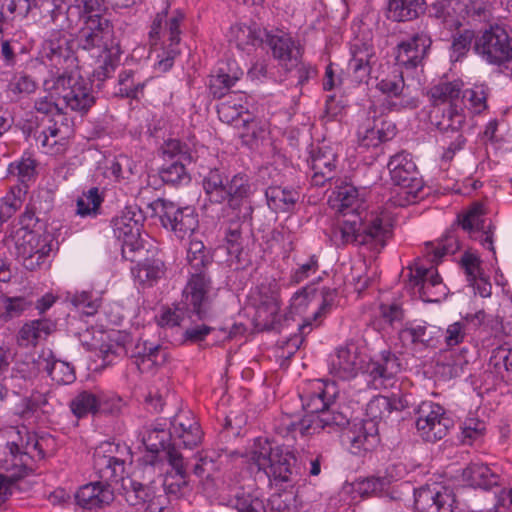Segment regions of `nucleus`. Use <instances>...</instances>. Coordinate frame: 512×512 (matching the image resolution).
<instances>
[{"label": "nucleus", "mask_w": 512, "mask_h": 512, "mask_svg": "<svg viewBox=\"0 0 512 512\" xmlns=\"http://www.w3.org/2000/svg\"><path fill=\"white\" fill-rule=\"evenodd\" d=\"M485 318V313L479 311L473 315H466L458 321L449 324L444 332L445 346L452 350L468 340L471 331L481 325Z\"/></svg>", "instance_id": "nucleus-40"}, {"label": "nucleus", "mask_w": 512, "mask_h": 512, "mask_svg": "<svg viewBox=\"0 0 512 512\" xmlns=\"http://www.w3.org/2000/svg\"><path fill=\"white\" fill-rule=\"evenodd\" d=\"M17 257L29 271L41 269L49 262L57 243L51 233L20 227L12 234Z\"/></svg>", "instance_id": "nucleus-11"}, {"label": "nucleus", "mask_w": 512, "mask_h": 512, "mask_svg": "<svg viewBox=\"0 0 512 512\" xmlns=\"http://www.w3.org/2000/svg\"><path fill=\"white\" fill-rule=\"evenodd\" d=\"M141 442L146 449H161L168 458L170 451L174 449L170 427L164 421L156 420L144 425L139 431Z\"/></svg>", "instance_id": "nucleus-39"}, {"label": "nucleus", "mask_w": 512, "mask_h": 512, "mask_svg": "<svg viewBox=\"0 0 512 512\" xmlns=\"http://www.w3.org/2000/svg\"><path fill=\"white\" fill-rule=\"evenodd\" d=\"M452 501L446 491L423 487L416 492L414 505L418 512H450Z\"/></svg>", "instance_id": "nucleus-42"}, {"label": "nucleus", "mask_w": 512, "mask_h": 512, "mask_svg": "<svg viewBox=\"0 0 512 512\" xmlns=\"http://www.w3.org/2000/svg\"><path fill=\"white\" fill-rule=\"evenodd\" d=\"M395 466H389L384 476L368 477L359 483V490L362 494H378L384 492L396 479L393 474Z\"/></svg>", "instance_id": "nucleus-61"}, {"label": "nucleus", "mask_w": 512, "mask_h": 512, "mask_svg": "<svg viewBox=\"0 0 512 512\" xmlns=\"http://www.w3.org/2000/svg\"><path fill=\"white\" fill-rule=\"evenodd\" d=\"M229 504L237 512H267L268 507L264 498L243 488L237 489L230 496Z\"/></svg>", "instance_id": "nucleus-48"}, {"label": "nucleus", "mask_w": 512, "mask_h": 512, "mask_svg": "<svg viewBox=\"0 0 512 512\" xmlns=\"http://www.w3.org/2000/svg\"><path fill=\"white\" fill-rule=\"evenodd\" d=\"M307 160L312 171L311 182L314 186L322 187L332 182L337 172V155L326 145L312 147Z\"/></svg>", "instance_id": "nucleus-29"}, {"label": "nucleus", "mask_w": 512, "mask_h": 512, "mask_svg": "<svg viewBox=\"0 0 512 512\" xmlns=\"http://www.w3.org/2000/svg\"><path fill=\"white\" fill-rule=\"evenodd\" d=\"M416 431L425 442L442 440L454 426L453 419L445 408L432 401H423L416 410Z\"/></svg>", "instance_id": "nucleus-16"}, {"label": "nucleus", "mask_w": 512, "mask_h": 512, "mask_svg": "<svg viewBox=\"0 0 512 512\" xmlns=\"http://www.w3.org/2000/svg\"><path fill=\"white\" fill-rule=\"evenodd\" d=\"M129 456L130 449L124 444L100 443L93 452V469L101 480L85 484L77 490V505L88 510L110 505L115 497L110 482L123 479Z\"/></svg>", "instance_id": "nucleus-4"}, {"label": "nucleus", "mask_w": 512, "mask_h": 512, "mask_svg": "<svg viewBox=\"0 0 512 512\" xmlns=\"http://www.w3.org/2000/svg\"><path fill=\"white\" fill-rule=\"evenodd\" d=\"M357 141L360 147H377L382 142L377 129L376 108L374 105L369 107L367 118L362 122L357 130Z\"/></svg>", "instance_id": "nucleus-54"}, {"label": "nucleus", "mask_w": 512, "mask_h": 512, "mask_svg": "<svg viewBox=\"0 0 512 512\" xmlns=\"http://www.w3.org/2000/svg\"><path fill=\"white\" fill-rule=\"evenodd\" d=\"M256 192V185L248 174L238 172L227 181V205L232 210H239Z\"/></svg>", "instance_id": "nucleus-41"}, {"label": "nucleus", "mask_w": 512, "mask_h": 512, "mask_svg": "<svg viewBox=\"0 0 512 512\" xmlns=\"http://www.w3.org/2000/svg\"><path fill=\"white\" fill-rule=\"evenodd\" d=\"M487 98V87L475 85L469 89H462L459 104L463 107L465 115L466 111L470 114L478 115L487 109Z\"/></svg>", "instance_id": "nucleus-52"}, {"label": "nucleus", "mask_w": 512, "mask_h": 512, "mask_svg": "<svg viewBox=\"0 0 512 512\" xmlns=\"http://www.w3.org/2000/svg\"><path fill=\"white\" fill-rule=\"evenodd\" d=\"M218 289L208 270L188 271V280L182 291L183 308L189 317L205 320L212 311Z\"/></svg>", "instance_id": "nucleus-14"}, {"label": "nucleus", "mask_w": 512, "mask_h": 512, "mask_svg": "<svg viewBox=\"0 0 512 512\" xmlns=\"http://www.w3.org/2000/svg\"><path fill=\"white\" fill-rule=\"evenodd\" d=\"M299 192L290 187L269 186L265 190L268 207L275 213L292 212L299 200Z\"/></svg>", "instance_id": "nucleus-43"}, {"label": "nucleus", "mask_w": 512, "mask_h": 512, "mask_svg": "<svg viewBox=\"0 0 512 512\" xmlns=\"http://www.w3.org/2000/svg\"><path fill=\"white\" fill-rule=\"evenodd\" d=\"M345 437L349 451L357 456L372 451L380 442L379 429L373 421L354 422Z\"/></svg>", "instance_id": "nucleus-30"}, {"label": "nucleus", "mask_w": 512, "mask_h": 512, "mask_svg": "<svg viewBox=\"0 0 512 512\" xmlns=\"http://www.w3.org/2000/svg\"><path fill=\"white\" fill-rule=\"evenodd\" d=\"M464 83L460 79L453 81L441 80L432 85L428 91L429 100L432 104L430 110V121H435L436 110L445 116H452L455 112L464 114L463 107L459 104L460 95Z\"/></svg>", "instance_id": "nucleus-20"}, {"label": "nucleus", "mask_w": 512, "mask_h": 512, "mask_svg": "<svg viewBox=\"0 0 512 512\" xmlns=\"http://www.w3.org/2000/svg\"><path fill=\"white\" fill-rule=\"evenodd\" d=\"M49 442L51 437L38 436L25 426L12 429L3 465L8 474L0 472V506L11 497L16 481L33 473L36 462L45 458Z\"/></svg>", "instance_id": "nucleus-5"}, {"label": "nucleus", "mask_w": 512, "mask_h": 512, "mask_svg": "<svg viewBox=\"0 0 512 512\" xmlns=\"http://www.w3.org/2000/svg\"><path fill=\"white\" fill-rule=\"evenodd\" d=\"M42 369L58 385H68L76 380L74 366L68 362L55 359L51 352L47 356L44 354Z\"/></svg>", "instance_id": "nucleus-47"}, {"label": "nucleus", "mask_w": 512, "mask_h": 512, "mask_svg": "<svg viewBox=\"0 0 512 512\" xmlns=\"http://www.w3.org/2000/svg\"><path fill=\"white\" fill-rule=\"evenodd\" d=\"M265 36L273 58L278 61L283 69L302 58L304 47L299 39L291 33L276 30L275 32L265 33Z\"/></svg>", "instance_id": "nucleus-26"}, {"label": "nucleus", "mask_w": 512, "mask_h": 512, "mask_svg": "<svg viewBox=\"0 0 512 512\" xmlns=\"http://www.w3.org/2000/svg\"><path fill=\"white\" fill-rule=\"evenodd\" d=\"M186 14L181 9L170 10L169 2H165L161 11L157 12L150 26L148 33L152 45H157L160 41L165 45L162 55L158 61V68L162 72L169 71L174 60L180 55L179 44L181 41L182 25Z\"/></svg>", "instance_id": "nucleus-8"}, {"label": "nucleus", "mask_w": 512, "mask_h": 512, "mask_svg": "<svg viewBox=\"0 0 512 512\" xmlns=\"http://www.w3.org/2000/svg\"><path fill=\"white\" fill-rule=\"evenodd\" d=\"M82 18L83 26L76 35L77 46L100 59L93 76L98 81H105L115 72L122 54L114 26L108 18L98 13L84 15Z\"/></svg>", "instance_id": "nucleus-6"}, {"label": "nucleus", "mask_w": 512, "mask_h": 512, "mask_svg": "<svg viewBox=\"0 0 512 512\" xmlns=\"http://www.w3.org/2000/svg\"><path fill=\"white\" fill-rule=\"evenodd\" d=\"M188 271L208 270L213 257L202 241L191 239L187 248Z\"/></svg>", "instance_id": "nucleus-56"}, {"label": "nucleus", "mask_w": 512, "mask_h": 512, "mask_svg": "<svg viewBox=\"0 0 512 512\" xmlns=\"http://www.w3.org/2000/svg\"><path fill=\"white\" fill-rule=\"evenodd\" d=\"M329 373L339 380H350L357 376L359 370L358 347L354 343L340 346L330 355Z\"/></svg>", "instance_id": "nucleus-31"}, {"label": "nucleus", "mask_w": 512, "mask_h": 512, "mask_svg": "<svg viewBox=\"0 0 512 512\" xmlns=\"http://www.w3.org/2000/svg\"><path fill=\"white\" fill-rule=\"evenodd\" d=\"M473 51L485 63L500 67L512 61V36L504 26L490 25L478 31Z\"/></svg>", "instance_id": "nucleus-15"}, {"label": "nucleus", "mask_w": 512, "mask_h": 512, "mask_svg": "<svg viewBox=\"0 0 512 512\" xmlns=\"http://www.w3.org/2000/svg\"><path fill=\"white\" fill-rule=\"evenodd\" d=\"M143 253L136 254L135 259H127L132 263H136L131 267V273L136 281L142 285L152 286L165 274V264L156 255L158 248L152 242L146 245Z\"/></svg>", "instance_id": "nucleus-27"}, {"label": "nucleus", "mask_w": 512, "mask_h": 512, "mask_svg": "<svg viewBox=\"0 0 512 512\" xmlns=\"http://www.w3.org/2000/svg\"><path fill=\"white\" fill-rule=\"evenodd\" d=\"M265 33L256 26L236 24L230 29V42L234 43L239 50L249 53L263 42Z\"/></svg>", "instance_id": "nucleus-46"}, {"label": "nucleus", "mask_w": 512, "mask_h": 512, "mask_svg": "<svg viewBox=\"0 0 512 512\" xmlns=\"http://www.w3.org/2000/svg\"><path fill=\"white\" fill-rule=\"evenodd\" d=\"M457 13L461 19L482 22L491 17V4L488 0H450L446 4L441 3L436 16L452 17L451 13Z\"/></svg>", "instance_id": "nucleus-32"}, {"label": "nucleus", "mask_w": 512, "mask_h": 512, "mask_svg": "<svg viewBox=\"0 0 512 512\" xmlns=\"http://www.w3.org/2000/svg\"><path fill=\"white\" fill-rule=\"evenodd\" d=\"M400 371V359L390 349L382 350L367 364L370 383L375 389L393 387L395 377Z\"/></svg>", "instance_id": "nucleus-25"}, {"label": "nucleus", "mask_w": 512, "mask_h": 512, "mask_svg": "<svg viewBox=\"0 0 512 512\" xmlns=\"http://www.w3.org/2000/svg\"><path fill=\"white\" fill-rule=\"evenodd\" d=\"M100 405V396L89 390L78 392L69 402L70 411L78 419L95 415L99 411Z\"/></svg>", "instance_id": "nucleus-50"}, {"label": "nucleus", "mask_w": 512, "mask_h": 512, "mask_svg": "<svg viewBox=\"0 0 512 512\" xmlns=\"http://www.w3.org/2000/svg\"><path fill=\"white\" fill-rule=\"evenodd\" d=\"M2 8H5L14 18L19 19L26 18L35 8H47L54 20L58 10L52 0H42L40 4L37 0H3Z\"/></svg>", "instance_id": "nucleus-55"}, {"label": "nucleus", "mask_w": 512, "mask_h": 512, "mask_svg": "<svg viewBox=\"0 0 512 512\" xmlns=\"http://www.w3.org/2000/svg\"><path fill=\"white\" fill-rule=\"evenodd\" d=\"M55 92L37 98L34 109L41 114L49 116L46 124L34 134V138L45 153L60 154L65 151L68 139L72 134L70 120L55 101Z\"/></svg>", "instance_id": "nucleus-7"}, {"label": "nucleus", "mask_w": 512, "mask_h": 512, "mask_svg": "<svg viewBox=\"0 0 512 512\" xmlns=\"http://www.w3.org/2000/svg\"><path fill=\"white\" fill-rule=\"evenodd\" d=\"M167 461L172 470L167 472L163 481L165 493L175 498L183 497L190 491L184 457L179 451H170Z\"/></svg>", "instance_id": "nucleus-33"}, {"label": "nucleus", "mask_w": 512, "mask_h": 512, "mask_svg": "<svg viewBox=\"0 0 512 512\" xmlns=\"http://www.w3.org/2000/svg\"><path fill=\"white\" fill-rule=\"evenodd\" d=\"M431 44L430 34L424 30L414 33L408 39L402 40L395 48L397 65L406 69H415L422 65Z\"/></svg>", "instance_id": "nucleus-24"}, {"label": "nucleus", "mask_w": 512, "mask_h": 512, "mask_svg": "<svg viewBox=\"0 0 512 512\" xmlns=\"http://www.w3.org/2000/svg\"><path fill=\"white\" fill-rule=\"evenodd\" d=\"M244 72L236 61L222 63L208 81V88L214 98L221 99L235 86Z\"/></svg>", "instance_id": "nucleus-35"}, {"label": "nucleus", "mask_w": 512, "mask_h": 512, "mask_svg": "<svg viewBox=\"0 0 512 512\" xmlns=\"http://www.w3.org/2000/svg\"><path fill=\"white\" fill-rule=\"evenodd\" d=\"M43 362L44 353L39 355L37 359L26 358L24 360H18L12 367L11 378L31 381L35 379L41 372H43Z\"/></svg>", "instance_id": "nucleus-59"}, {"label": "nucleus", "mask_w": 512, "mask_h": 512, "mask_svg": "<svg viewBox=\"0 0 512 512\" xmlns=\"http://www.w3.org/2000/svg\"><path fill=\"white\" fill-rule=\"evenodd\" d=\"M426 10L425 0H390L389 12L395 21L404 22L417 18Z\"/></svg>", "instance_id": "nucleus-53"}, {"label": "nucleus", "mask_w": 512, "mask_h": 512, "mask_svg": "<svg viewBox=\"0 0 512 512\" xmlns=\"http://www.w3.org/2000/svg\"><path fill=\"white\" fill-rule=\"evenodd\" d=\"M244 106L241 103H235L230 100L221 102L217 106V113L219 119L227 124H235L238 126L240 123L243 125L244 130L240 132V137L243 142L249 143L251 140L258 137V125L253 119H243L242 113Z\"/></svg>", "instance_id": "nucleus-36"}, {"label": "nucleus", "mask_w": 512, "mask_h": 512, "mask_svg": "<svg viewBox=\"0 0 512 512\" xmlns=\"http://www.w3.org/2000/svg\"><path fill=\"white\" fill-rule=\"evenodd\" d=\"M376 88L388 97L386 104L390 111L414 109L418 106V100L410 95L409 87L405 85L403 74L399 70H394L379 80Z\"/></svg>", "instance_id": "nucleus-23"}, {"label": "nucleus", "mask_w": 512, "mask_h": 512, "mask_svg": "<svg viewBox=\"0 0 512 512\" xmlns=\"http://www.w3.org/2000/svg\"><path fill=\"white\" fill-rule=\"evenodd\" d=\"M466 115L457 112L445 116L436 110L435 121L431 123L436 127L438 135L436 142L439 149V163L442 169H447L455 156L463 151L467 145V138L463 128L466 124Z\"/></svg>", "instance_id": "nucleus-13"}, {"label": "nucleus", "mask_w": 512, "mask_h": 512, "mask_svg": "<svg viewBox=\"0 0 512 512\" xmlns=\"http://www.w3.org/2000/svg\"><path fill=\"white\" fill-rule=\"evenodd\" d=\"M55 329L50 319L31 320L20 328L17 341L21 346H36L40 340L46 339Z\"/></svg>", "instance_id": "nucleus-45"}, {"label": "nucleus", "mask_w": 512, "mask_h": 512, "mask_svg": "<svg viewBox=\"0 0 512 512\" xmlns=\"http://www.w3.org/2000/svg\"><path fill=\"white\" fill-rule=\"evenodd\" d=\"M32 301L25 296H9L5 293L0 294V318L2 326L19 318L25 311L30 309Z\"/></svg>", "instance_id": "nucleus-51"}, {"label": "nucleus", "mask_w": 512, "mask_h": 512, "mask_svg": "<svg viewBox=\"0 0 512 512\" xmlns=\"http://www.w3.org/2000/svg\"><path fill=\"white\" fill-rule=\"evenodd\" d=\"M342 219L334 229L337 245L356 244L379 253L392 236V226L382 213L363 207L359 190L352 184L338 186L329 199Z\"/></svg>", "instance_id": "nucleus-2"}, {"label": "nucleus", "mask_w": 512, "mask_h": 512, "mask_svg": "<svg viewBox=\"0 0 512 512\" xmlns=\"http://www.w3.org/2000/svg\"><path fill=\"white\" fill-rule=\"evenodd\" d=\"M146 81L133 70H123L118 75L115 95L121 98L139 99L143 95Z\"/></svg>", "instance_id": "nucleus-49"}, {"label": "nucleus", "mask_w": 512, "mask_h": 512, "mask_svg": "<svg viewBox=\"0 0 512 512\" xmlns=\"http://www.w3.org/2000/svg\"><path fill=\"white\" fill-rule=\"evenodd\" d=\"M186 164L188 162H183V160H173L165 164L159 171L160 178L165 184L174 187L188 184L191 177L186 170Z\"/></svg>", "instance_id": "nucleus-57"}, {"label": "nucleus", "mask_w": 512, "mask_h": 512, "mask_svg": "<svg viewBox=\"0 0 512 512\" xmlns=\"http://www.w3.org/2000/svg\"><path fill=\"white\" fill-rule=\"evenodd\" d=\"M146 216L137 205H127L111 220L114 237L119 241L124 259H135L136 254L143 253L145 246L153 241L147 234H142Z\"/></svg>", "instance_id": "nucleus-10"}, {"label": "nucleus", "mask_w": 512, "mask_h": 512, "mask_svg": "<svg viewBox=\"0 0 512 512\" xmlns=\"http://www.w3.org/2000/svg\"><path fill=\"white\" fill-rule=\"evenodd\" d=\"M152 205L154 210L160 209L163 227L171 230L177 238L190 237L198 228V214L193 206L179 207L165 199H158Z\"/></svg>", "instance_id": "nucleus-17"}, {"label": "nucleus", "mask_w": 512, "mask_h": 512, "mask_svg": "<svg viewBox=\"0 0 512 512\" xmlns=\"http://www.w3.org/2000/svg\"><path fill=\"white\" fill-rule=\"evenodd\" d=\"M250 459L276 485L293 481L295 457L289 451L274 447L267 438L255 439Z\"/></svg>", "instance_id": "nucleus-12"}, {"label": "nucleus", "mask_w": 512, "mask_h": 512, "mask_svg": "<svg viewBox=\"0 0 512 512\" xmlns=\"http://www.w3.org/2000/svg\"><path fill=\"white\" fill-rule=\"evenodd\" d=\"M338 394L335 382L322 379L308 381L299 393L307 415L303 418L281 415L275 421V432L290 445L289 442L295 441L297 435L308 436L321 431L331 433L346 427L349 424L348 415L335 407Z\"/></svg>", "instance_id": "nucleus-3"}, {"label": "nucleus", "mask_w": 512, "mask_h": 512, "mask_svg": "<svg viewBox=\"0 0 512 512\" xmlns=\"http://www.w3.org/2000/svg\"><path fill=\"white\" fill-rule=\"evenodd\" d=\"M36 89V81L25 73L15 74L7 85V92L12 94L16 99L34 93Z\"/></svg>", "instance_id": "nucleus-62"}, {"label": "nucleus", "mask_w": 512, "mask_h": 512, "mask_svg": "<svg viewBox=\"0 0 512 512\" xmlns=\"http://www.w3.org/2000/svg\"><path fill=\"white\" fill-rule=\"evenodd\" d=\"M256 317L267 329H275L281 321L279 285L275 280L265 281L256 287L254 295Z\"/></svg>", "instance_id": "nucleus-21"}, {"label": "nucleus", "mask_w": 512, "mask_h": 512, "mask_svg": "<svg viewBox=\"0 0 512 512\" xmlns=\"http://www.w3.org/2000/svg\"><path fill=\"white\" fill-rule=\"evenodd\" d=\"M36 160L29 153H24L19 160L11 162L8 166V174L15 176L17 180L26 184L36 176Z\"/></svg>", "instance_id": "nucleus-60"}, {"label": "nucleus", "mask_w": 512, "mask_h": 512, "mask_svg": "<svg viewBox=\"0 0 512 512\" xmlns=\"http://www.w3.org/2000/svg\"><path fill=\"white\" fill-rule=\"evenodd\" d=\"M322 301L312 317L306 318L299 325L298 333L291 336L288 344L299 349L305 341V337L322 322V319L330 312L335 303L337 290L329 287H323L321 290Z\"/></svg>", "instance_id": "nucleus-34"}, {"label": "nucleus", "mask_w": 512, "mask_h": 512, "mask_svg": "<svg viewBox=\"0 0 512 512\" xmlns=\"http://www.w3.org/2000/svg\"><path fill=\"white\" fill-rule=\"evenodd\" d=\"M495 225L486 217V209L480 202L472 203L466 211L457 215L455 222L446 230L445 234L436 242L425 245L424 257L431 264L430 268L416 265L410 270V282L413 287L425 290L441 284V277L435 268L443 257L453 255L462 248L461 232L467 234L472 240L489 251L496 254L494 247Z\"/></svg>", "instance_id": "nucleus-1"}, {"label": "nucleus", "mask_w": 512, "mask_h": 512, "mask_svg": "<svg viewBox=\"0 0 512 512\" xmlns=\"http://www.w3.org/2000/svg\"><path fill=\"white\" fill-rule=\"evenodd\" d=\"M391 414V404L388 396L378 395L373 397L366 406L367 419L362 421H373L378 426V422Z\"/></svg>", "instance_id": "nucleus-63"}, {"label": "nucleus", "mask_w": 512, "mask_h": 512, "mask_svg": "<svg viewBox=\"0 0 512 512\" xmlns=\"http://www.w3.org/2000/svg\"><path fill=\"white\" fill-rule=\"evenodd\" d=\"M319 269V256L311 254L303 262L297 263V267L291 270L290 282L293 284H299L317 273Z\"/></svg>", "instance_id": "nucleus-64"}, {"label": "nucleus", "mask_w": 512, "mask_h": 512, "mask_svg": "<svg viewBox=\"0 0 512 512\" xmlns=\"http://www.w3.org/2000/svg\"><path fill=\"white\" fill-rule=\"evenodd\" d=\"M463 479L474 488L491 490L502 486L503 476L496 465L471 463L463 470Z\"/></svg>", "instance_id": "nucleus-38"}, {"label": "nucleus", "mask_w": 512, "mask_h": 512, "mask_svg": "<svg viewBox=\"0 0 512 512\" xmlns=\"http://www.w3.org/2000/svg\"><path fill=\"white\" fill-rule=\"evenodd\" d=\"M228 176L223 169L213 168L202 180L207 200L213 204L227 203Z\"/></svg>", "instance_id": "nucleus-44"}, {"label": "nucleus", "mask_w": 512, "mask_h": 512, "mask_svg": "<svg viewBox=\"0 0 512 512\" xmlns=\"http://www.w3.org/2000/svg\"><path fill=\"white\" fill-rule=\"evenodd\" d=\"M43 86L46 92H55L62 98L65 107L83 116L96 104L92 85L79 73L63 71L48 76Z\"/></svg>", "instance_id": "nucleus-9"}, {"label": "nucleus", "mask_w": 512, "mask_h": 512, "mask_svg": "<svg viewBox=\"0 0 512 512\" xmlns=\"http://www.w3.org/2000/svg\"><path fill=\"white\" fill-rule=\"evenodd\" d=\"M441 329L425 321H408L400 329L398 337L402 344L417 350L436 347Z\"/></svg>", "instance_id": "nucleus-28"}, {"label": "nucleus", "mask_w": 512, "mask_h": 512, "mask_svg": "<svg viewBox=\"0 0 512 512\" xmlns=\"http://www.w3.org/2000/svg\"><path fill=\"white\" fill-rule=\"evenodd\" d=\"M103 198L99 193L98 188H90L84 192L76 201V215L85 218H95L100 214L101 204Z\"/></svg>", "instance_id": "nucleus-58"}, {"label": "nucleus", "mask_w": 512, "mask_h": 512, "mask_svg": "<svg viewBox=\"0 0 512 512\" xmlns=\"http://www.w3.org/2000/svg\"><path fill=\"white\" fill-rule=\"evenodd\" d=\"M443 19L444 25L450 30H455L451 36V58L455 61L461 60L466 57L470 49H473V45L478 37L473 29L465 28L460 29L462 22L460 18H453L448 16H438Z\"/></svg>", "instance_id": "nucleus-37"}, {"label": "nucleus", "mask_w": 512, "mask_h": 512, "mask_svg": "<svg viewBox=\"0 0 512 512\" xmlns=\"http://www.w3.org/2000/svg\"><path fill=\"white\" fill-rule=\"evenodd\" d=\"M71 43L63 30H52L44 40L40 51L42 63L56 69L49 76L68 71L67 68L73 65L75 57Z\"/></svg>", "instance_id": "nucleus-19"}, {"label": "nucleus", "mask_w": 512, "mask_h": 512, "mask_svg": "<svg viewBox=\"0 0 512 512\" xmlns=\"http://www.w3.org/2000/svg\"><path fill=\"white\" fill-rule=\"evenodd\" d=\"M170 430L174 449H193L198 447L203 439V431L191 411H180L170 420Z\"/></svg>", "instance_id": "nucleus-22"}, {"label": "nucleus", "mask_w": 512, "mask_h": 512, "mask_svg": "<svg viewBox=\"0 0 512 512\" xmlns=\"http://www.w3.org/2000/svg\"><path fill=\"white\" fill-rule=\"evenodd\" d=\"M387 166L394 185L400 187L408 202H414L423 189V181L412 155L401 151L391 156Z\"/></svg>", "instance_id": "nucleus-18"}]
</instances>
